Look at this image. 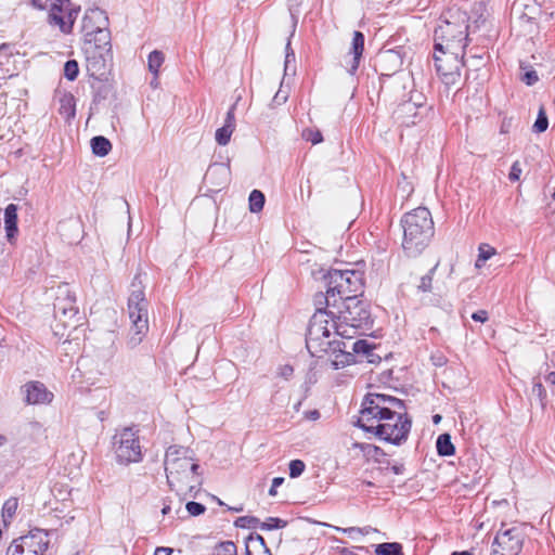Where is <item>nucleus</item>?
<instances>
[{
  "instance_id": "obj_62",
  "label": "nucleus",
  "mask_w": 555,
  "mask_h": 555,
  "mask_svg": "<svg viewBox=\"0 0 555 555\" xmlns=\"http://www.w3.org/2000/svg\"><path fill=\"white\" fill-rule=\"evenodd\" d=\"M354 447H359L361 448V450L365 451L366 449H371L373 448V446L371 444H363V443H356ZM375 450H378L377 447H374Z\"/></svg>"
},
{
  "instance_id": "obj_4",
  "label": "nucleus",
  "mask_w": 555,
  "mask_h": 555,
  "mask_svg": "<svg viewBox=\"0 0 555 555\" xmlns=\"http://www.w3.org/2000/svg\"><path fill=\"white\" fill-rule=\"evenodd\" d=\"M403 230L402 248L408 257L420 256L435 234L434 220L426 207L406 212L401 219Z\"/></svg>"
},
{
  "instance_id": "obj_53",
  "label": "nucleus",
  "mask_w": 555,
  "mask_h": 555,
  "mask_svg": "<svg viewBox=\"0 0 555 555\" xmlns=\"http://www.w3.org/2000/svg\"><path fill=\"white\" fill-rule=\"evenodd\" d=\"M511 126H512V120L508 119V118H504L502 120V124H501V127H500V132L501 133H508L509 129H511Z\"/></svg>"
},
{
  "instance_id": "obj_8",
  "label": "nucleus",
  "mask_w": 555,
  "mask_h": 555,
  "mask_svg": "<svg viewBox=\"0 0 555 555\" xmlns=\"http://www.w3.org/2000/svg\"><path fill=\"white\" fill-rule=\"evenodd\" d=\"M112 444L116 461L120 465L139 463L143 459L139 429L134 426L116 430Z\"/></svg>"
},
{
  "instance_id": "obj_34",
  "label": "nucleus",
  "mask_w": 555,
  "mask_h": 555,
  "mask_svg": "<svg viewBox=\"0 0 555 555\" xmlns=\"http://www.w3.org/2000/svg\"><path fill=\"white\" fill-rule=\"evenodd\" d=\"M375 552L378 555H403L402 547L399 543L378 544Z\"/></svg>"
},
{
  "instance_id": "obj_26",
  "label": "nucleus",
  "mask_w": 555,
  "mask_h": 555,
  "mask_svg": "<svg viewBox=\"0 0 555 555\" xmlns=\"http://www.w3.org/2000/svg\"><path fill=\"white\" fill-rule=\"evenodd\" d=\"M247 555H271L269 548L266 545L264 539L257 534L256 537L250 535L246 544Z\"/></svg>"
},
{
  "instance_id": "obj_10",
  "label": "nucleus",
  "mask_w": 555,
  "mask_h": 555,
  "mask_svg": "<svg viewBox=\"0 0 555 555\" xmlns=\"http://www.w3.org/2000/svg\"><path fill=\"white\" fill-rule=\"evenodd\" d=\"M465 51L459 49L435 50L434 62L436 72L446 86H454L461 79V68Z\"/></svg>"
},
{
  "instance_id": "obj_35",
  "label": "nucleus",
  "mask_w": 555,
  "mask_h": 555,
  "mask_svg": "<svg viewBox=\"0 0 555 555\" xmlns=\"http://www.w3.org/2000/svg\"><path fill=\"white\" fill-rule=\"evenodd\" d=\"M18 507V501L16 498H10L8 499L2 507V517L4 522L12 519L17 511Z\"/></svg>"
},
{
  "instance_id": "obj_2",
  "label": "nucleus",
  "mask_w": 555,
  "mask_h": 555,
  "mask_svg": "<svg viewBox=\"0 0 555 555\" xmlns=\"http://www.w3.org/2000/svg\"><path fill=\"white\" fill-rule=\"evenodd\" d=\"M199 465L184 447L170 446L165 455L167 482L182 498L194 496L202 486Z\"/></svg>"
},
{
  "instance_id": "obj_64",
  "label": "nucleus",
  "mask_w": 555,
  "mask_h": 555,
  "mask_svg": "<svg viewBox=\"0 0 555 555\" xmlns=\"http://www.w3.org/2000/svg\"><path fill=\"white\" fill-rule=\"evenodd\" d=\"M451 555H472V553L468 551H463V552H453Z\"/></svg>"
},
{
  "instance_id": "obj_39",
  "label": "nucleus",
  "mask_w": 555,
  "mask_h": 555,
  "mask_svg": "<svg viewBox=\"0 0 555 555\" xmlns=\"http://www.w3.org/2000/svg\"><path fill=\"white\" fill-rule=\"evenodd\" d=\"M302 139L311 142L313 145L319 144L323 141V135L319 129L306 128L301 133Z\"/></svg>"
},
{
  "instance_id": "obj_19",
  "label": "nucleus",
  "mask_w": 555,
  "mask_h": 555,
  "mask_svg": "<svg viewBox=\"0 0 555 555\" xmlns=\"http://www.w3.org/2000/svg\"><path fill=\"white\" fill-rule=\"evenodd\" d=\"M346 347L347 346L345 343L337 340L336 344L330 349V352L334 354V359L331 362L333 369L338 370L356 362L354 354L345 350Z\"/></svg>"
},
{
  "instance_id": "obj_20",
  "label": "nucleus",
  "mask_w": 555,
  "mask_h": 555,
  "mask_svg": "<svg viewBox=\"0 0 555 555\" xmlns=\"http://www.w3.org/2000/svg\"><path fill=\"white\" fill-rule=\"evenodd\" d=\"M228 167L222 164H214L208 168L205 175V180L215 184L217 189H221L228 183Z\"/></svg>"
},
{
  "instance_id": "obj_42",
  "label": "nucleus",
  "mask_w": 555,
  "mask_h": 555,
  "mask_svg": "<svg viewBox=\"0 0 555 555\" xmlns=\"http://www.w3.org/2000/svg\"><path fill=\"white\" fill-rule=\"evenodd\" d=\"M306 468V464L301 460H293L289 463V477L297 478L299 477Z\"/></svg>"
},
{
  "instance_id": "obj_31",
  "label": "nucleus",
  "mask_w": 555,
  "mask_h": 555,
  "mask_svg": "<svg viewBox=\"0 0 555 555\" xmlns=\"http://www.w3.org/2000/svg\"><path fill=\"white\" fill-rule=\"evenodd\" d=\"M362 330L361 327H353L349 324L343 323L341 321H336L335 323V332L334 336H340L343 338L351 339L357 335L358 331Z\"/></svg>"
},
{
  "instance_id": "obj_59",
  "label": "nucleus",
  "mask_w": 555,
  "mask_h": 555,
  "mask_svg": "<svg viewBox=\"0 0 555 555\" xmlns=\"http://www.w3.org/2000/svg\"><path fill=\"white\" fill-rule=\"evenodd\" d=\"M281 374L287 378L288 376H291L293 374V367L289 366V365H285L283 369H282V372Z\"/></svg>"
},
{
  "instance_id": "obj_48",
  "label": "nucleus",
  "mask_w": 555,
  "mask_h": 555,
  "mask_svg": "<svg viewBox=\"0 0 555 555\" xmlns=\"http://www.w3.org/2000/svg\"><path fill=\"white\" fill-rule=\"evenodd\" d=\"M431 282H433V279L430 275L427 274V275L422 276L421 282L418 284V289H421L423 292L430 291Z\"/></svg>"
},
{
  "instance_id": "obj_14",
  "label": "nucleus",
  "mask_w": 555,
  "mask_h": 555,
  "mask_svg": "<svg viewBox=\"0 0 555 555\" xmlns=\"http://www.w3.org/2000/svg\"><path fill=\"white\" fill-rule=\"evenodd\" d=\"M53 307L55 319H57L65 327L69 325L74 327L76 326L72 321L78 314V307L76 306L75 295L67 286L59 287Z\"/></svg>"
},
{
  "instance_id": "obj_60",
  "label": "nucleus",
  "mask_w": 555,
  "mask_h": 555,
  "mask_svg": "<svg viewBox=\"0 0 555 555\" xmlns=\"http://www.w3.org/2000/svg\"><path fill=\"white\" fill-rule=\"evenodd\" d=\"M283 482H284V478H283V477H275V478H273V480H272V486H273V488H278V487H280Z\"/></svg>"
},
{
  "instance_id": "obj_40",
  "label": "nucleus",
  "mask_w": 555,
  "mask_h": 555,
  "mask_svg": "<svg viewBox=\"0 0 555 555\" xmlns=\"http://www.w3.org/2000/svg\"><path fill=\"white\" fill-rule=\"evenodd\" d=\"M78 74H79V66H78L77 61H75V60L67 61L64 65L65 78H67L69 81H74L78 77Z\"/></svg>"
},
{
  "instance_id": "obj_41",
  "label": "nucleus",
  "mask_w": 555,
  "mask_h": 555,
  "mask_svg": "<svg viewBox=\"0 0 555 555\" xmlns=\"http://www.w3.org/2000/svg\"><path fill=\"white\" fill-rule=\"evenodd\" d=\"M287 525V522L281 518L278 517H269L266 521L261 522L259 525V528L262 530H272V529H280L284 528Z\"/></svg>"
},
{
  "instance_id": "obj_17",
  "label": "nucleus",
  "mask_w": 555,
  "mask_h": 555,
  "mask_svg": "<svg viewBox=\"0 0 555 555\" xmlns=\"http://www.w3.org/2000/svg\"><path fill=\"white\" fill-rule=\"evenodd\" d=\"M27 404H48L53 400V393L41 382H28L22 387Z\"/></svg>"
},
{
  "instance_id": "obj_5",
  "label": "nucleus",
  "mask_w": 555,
  "mask_h": 555,
  "mask_svg": "<svg viewBox=\"0 0 555 555\" xmlns=\"http://www.w3.org/2000/svg\"><path fill=\"white\" fill-rule=\"evenodd\" d=\"M468 16L460 9H449L442 13L435 29V50H464L468 42Z\"/></svg>"
},
{
  "instance_id": "obj_22",
  "label": "nucleus",
  "mask_w": 555,
  "mask_h": 555,
  "mask_svg": "<svg viewBox=\"0 0 555 555\" xmlns=\"http://www.w3.org/2000/svg\"><path fill=\"white\" fill-rule=\"evenodd\" d=\"M70 5V0H50L47 7L49 10V23L59 26V20H63L67 8Z\"/></svg>"
},
{
  "instance_id": "obj_32",
  "label": "nucleus",
  "mask_w": 555,
  "mask_h": 555,
  "mask_svg": "<svg viewBox=\"0 0 555 555\" xmlns=\"http://www.w3.org/2000/svg\"><path fill=\"white\" fill-rule=\"evenodd\" d=\"M249 209L251 212H259L264 205V195L259 190H253L249 194Z\"/></svg>"
},
{
  "instance_id": "obj_33",
  "label": "nucleus",
  "mask_w": 555,
  "mask_h": 555,
  "mask_svg": "<svg viewBox=\"0 0 555 555\" xmlns=\"http://www.w3.org/2000/svg\"><path fill=\"white\" fill-rule=\"evenodd\" d=\"M211 555H237V547L232 541H224L217 544Z\"/></svg>"
},
{
  "instance_id": "obj_9",
  "label": "nucleus",
  "mask_w": 555,
  "mask_h": 555,
  "mask_svg": "<svg viewBox=\"0 0 555 555\" xmlns=\"http://www.w3.org/2000/svg\"><path fill=\"white\" fill-rule=\"evenodd\" d=\"M81 31L85 44H98L104 50H111L108 17L104 11L98 8L87 10L82 18Z\"/></svg>"
},
{
  "instance_id": "obj_16",
  "label": "nucleus",
  "mask_w": 555,
  "mask_h": 555,
  "mask_svg": "<svg viewBox=\"0 0 555 555\" xmlns=\"http://www.w3.org/2000/svg\"><path fill=\"white\" fill-rule=\"evenodd\" d=\"M430 111V106H426L421 102L406 101L397 107L395 116L398 121L409 127L418 124Z\"/></svg>"
},
{
  "instance_id": "obj_24",
  "label": "nucleus",
  "mask_w": 555,
  "mask_h": 555,
  "mask_svg": "<svg viewBox=\"0 0 555 555\" xmlns=\"http://www.w3.org/2000/svg\"><path fill=\"white\" fill-rule=\"evenodd\" d=\"M59 102V114L64 117L66 121H70L76 115V102L74 95L65 93L60 98Z\"/></svg>"
},
{
  "instance_id": "obj_27",
  "label": "nucleus",
  "mask_w": 555,
  "mask_h": 555,
  "mask_svg": "<svg viewBox=\"0 0 555 555\" xmlns=\"http://www.w3.org/2000/svg\"><path fill=\"white\" fill-rule=\"evenodd\" d=\"M92 153L96 156L104 157L112 150V143L108 139L98 135L91 139Z\"/></svg>"
},
{
  "instance_id": "obj_30",
  "label": "nucleus",
  "mask_w": 555,
  "mask_h": 555,
  "mask_svg": "<svg viewBox=\"0 0 555 555\" xmlns=\"http://www.w3.org/2000/svg\"><path fill=\"white\" fill-rule=\"evenodd\" d=\"M164 61L165 55L162 51L154 50L150 53L147 65L150 72L155 76V78L158 76L159 68L163 65Z\"/></svg>"
},
{
  "instance_id": "obj_50",
  "label": "nucleus",
  "mask_w": 555,
  "mask_h": 555,
  "mask_svg": "<svg viewBox=\"0 0 555 555\" xmlns=\"http://www.w3.org/2000/svg\"><path fill=\"white\" fill-rule=\"evenodd\" d=\"M286 55H285V70H287V67H288V64L291 61H295V53L293 51V49L291 48V37L288 38L287 40V43H286Z\"/></svg>"
},
{
  "instance_id": "obj_28",
  "label": "nucleus",
  "mask_w": 555,
  "mask_h": 555,
  "mask_svg": "<svg viewBox=\"0 0 555 555\" xmlns=\"http://www.w3.org/2000/svg\"><path fill=\"white\" fill-rule=\"evenodd\" d=\"M437 452L441 456H451L455 452L454 444L451 441L449 434H441L437 438L436 442Z\"/></svg>"
},
{
  "instance_id": "obj_56",
  "label": "nucleus",
  "mask_w": 555,
  "mask_h": 555,
  "mask_svg": "<svg viewBox=\"0 0 555 555\" xmlns=\"http://www.w3.org/2000/svg\"><path fill=\"white\" fill-rule=\"evenodd\" d=\"M33 5L38 9H47L50 0H30Z\"/></svg>"
},
{
  "instance_id": "obj_12",
  "label": "nucleus",
  "mask_w": 555,
  "mask_h": 555,
  "mask_svg": "<svg viewBox=\"0 0 555 555\" xmlns=\"http://www.w3.org/2000/svg\"><path fill=\"white\" fill-rule=\"evenodd\" d=\"M48 533L42 529H33L26 535L15 539L7 555H43L49 545Z\"/></svg>"
},
{
  "instance_id": "obj_25",
  "label": "nucleus",
  "mask_w": 555,
  "mask_h": 555,
  "mask_svg": "<svg viewBox=\"0 0 555 555\" xmlns=\"http://www.w3.org/2000/svg\"><path fill=\"white\" fill-rule=\"evenodd\" d=\"M80 12L79 5H70L67 8L63 20H59V27L62 33L70 34L75 24V21Z\"/></svg>"
},
{
  "instance_id": "obj_58",
  "label": "nucleus",
  "mask_w": 555,
  "mask_h": 555,
  "mask_svg": "<svg viewBox=\"0 0 555 555\" xmlns=\"http://www.w3.org/2000/svg\"><path fill=\"white\" fill-rule=\"evenodd\" d=\"M391 472L396 475H401L404 472V466L402 464H396L390 467Z\"/></svg>"
},
{
  "instance_id": "obj_49",
  "label": "nucleus",
  "mask_w": 555,
  "mask_h": 555,
  "mask_svg": "<svg viewBox=\"0 0 555 555\" xmlns=\"http://www.w3.org/2000/svg\"><path fill=\"white\" fill-rule=\"evenodd\" d=\"M235 105H232L230 109L227 113L224 125L223 126H230L231 128L235 129V116H234Z\"/></svg>"
},
{
  "instance_id": "obj_38",
  "label": "nucleus",
  "mask_w": 555,
  "mask_h": 555,
  "mask_svg": "<svg viewBox=\"0 0 555 555\" xmlns=\"http://www.w3.org/2000/svg\"><path fill=\"white\" fill-rule=\"evenodd\" d=\"M234 525L237 528L256 529L259 527L260 520L254 516H242L234 521Z\"/></svg>"
},
{
  "instance_id": "obj_1",
  "label": "nucleus",
  "mask_w": 555,
  "mask_h": 555,
  "mask_svg": "<svg viewBox=\"0 0 555 555\" xmlns=\"http://www.w3.org/2000/svg\"><path fill=\"white\" fill-rule=\"evenodd\" d=\"M357 425L380 440L399 446L408 439L412 423L402 400L370 392L362 401Z\"/></svg>"
},
{
  "instance_id": "obj_21",
  "label": "nucleus",
  "mask_w": 555,
  "mask_h": 555,
  "mask_svg": "<svg viewBox=\"0 0 555 555\" xmlns=\"http://www.w3.org/2000/svg\"><path fill=\"white\" fill-rule=\"evenodd\" d=\"M378 63L383 69L396 73L402 67L403 59L399 51L386 50L378 55Z\"/></svg>"
},
{
  "instance_id": "obj_15",
  "label": "nucleus",
  "mask_w": 555,
  "mask_h": 555,
  "mask_svg": "<svg viewBox=\"0 0 555 555\" xmlns=\"http://www.w3.org/2000/svg\"><path fill=\"white\" fill-rule=\"evenodd\" d=\"M111 50H104L98 44H85L86 66L89 75L101 79L107 72V59Z\"/></svg>"
},
{
  "instance_id": "obj_63",
  "label": "nucleus",
  "mask_w": 555,
  "mask_h": 555,
  "mask_svg": "<svg viewBox=\"0 0 555 555\" xmlns=\"http://www.w3.org/2000/svg\"><path fill=\"white\" fill-rule=\"evenodd\" d=\"M276 489L278 488H273V486L271 485V488L269 489V495L271 496H275L276 495Z\"/></svg>"
},
{
  "instance_id": "obj_13",
  "label": "nucleus",
  "mask_w": 555,
  "mask_h": 555,
  "mask_svg": "<svg viewBox=\"0 0 555 555\" xmlns=\"http://www.w3.org/2000/svg\"><path fill=\"white\" fill-rule=\"evenodd\" d=\"M525 534L522 529L503 527L496 532L493 544L492 555H518L522 548Z\"/></svg>"
},
{
  "instance_id": "obj_57",
  "label": "nucleus",
  "mask_w": 555,
  "mask_h": 555,
  "mask_svg": "<svg viewBox=\"0 0 555 555\" xmlns=\"http://www.w3.org/2000/svg\"><path fill=\"white\" fill-rule=\"evenodd\" d=\"M533 391H534V392H538V395H539L540 397L545 396V389H544V387H543V385H542L541 383H535V384L533 385Z\"/></svg>"
},
{
  "instance_id": "obj_44",
  "label": "nucleus",
  "mask_w": 555,
  "mask_h": 555,
  "mask_svg": "<svg viewBox=\"0 0 555 555\" xmlns=\"http://www.w3.org/2000/svg\"><path fill=\"white\" fill-rule=\"evenodd\" d=\"M185 507L192 516H199L206 511V507L203 504L194 501L188 502Z\"/></svg>"
},
{
  "instance_id": "obj_61",
  "label": "nucleus",
  "mask_w": 555,
  "mask_h": 555,
  "mask_svg": "<svg viewBox=\"0 0 555 555\" xmlns=\"http://www.w3.org/2000/svg\"><path fill=\"white\" fill-rule=\"evenodd\" d=\"M545 380L552 385H555V371L554 372H551L548 373L546 376H545Z\"/></svg>"
},
{
  "instance_id": "obj_3",
  "label": "nucleus",
  "mask_w": 555,
  "mask_h": 555,
  "mask_svg": "<svg viewBox=\"0 0 555 555\" xmlns=\"http://www.w3.org/2000/svg\"><path fill=\"white\" fill-rule=\"evenodd\" d=\"M326 292L314 295L315 307L339 308L345 300L363 293V273L357 270L332 269L324 275Z\"/></svg>"
},
{
  "instance_id": "obj_36",
  "label": "nucleus",
  "mask_w": 555,
  "mask_h": 555,
  "mask_svg": "<svg viewBox=\"0 0 555 555\" xmlns=\"http://www.w3.org/2000/svg\"><path fill=\"white\" fill-rule=\"evenodd\" d=\"M478 250L479 254L475 266L476 268H481L495 254V249L488 244H481Z\"/></svg>"
},
{
  "instance_id": "obj_54",
  "label": "nucleus",
  "mask_w": 555,
  "mask_h": 555,
  "mask_svg": "<svg viewBox=\"0 0 555 555\" xmlns=\"http://www.w3.org/2000/svg\"><path fill=\"white\" fill-rule=\"evenodd\" d=\"M305 417L310 421H317L320 418V412L318 410H311L305 413Z\"/></svg>"
},
{
  "instance_id": "obj_6",
  "label": "nucleus",
  "mask_w": 555,
  "mask_h": 555,
  "mask_svg": "<svg viewBox=\"0 0 555 555\" xmlns=\"http://www.w3.org/2000/svg\"><path fill=\"white\" fill-rule=\"evenodd\" d=\"M330 307H315V312L310 319L307 335L306 347L312 357L321 358L328 353L330 349L337 340H331L335 332L336 312Z\"/></svg>"
},
{
  "instance_id": "obj_51",
  "label": "nucleus",
  "mask_w": 555,
  "mask_h": 555,
  "mask_svg": "<svg viewBox=\"0 0 555 555\" xmlns=\"http://www.w3.org/2000/svg\"><path fill=\"white\" fill-rule=\"evenodd\" d=\"M472 319L476 322L485 323L488 321V312L486 310H478L472 314Z\"/></svg>"
},
{
  "instance_id": "obj_45",
  "label": "nucleus",
  "mask_w": 555,
  "mask_h": 555,
  "mask_svg": "<svg viewBox=\"0 0 555 555\" xmlns=\"http://www.w3.org/2000/svg\"><path fill=\"white\" fill-rule=\"evenodd\" d=\"M521 167H520V164L519 162H515L512 167H511V171L508 173V179L512 181V182H516L519 180L520 178V175H521Z\"/></svg>"
},
{
  "instance_id": "obj_7",
  "label": "nucleus",
  "mask_w": 555,
  "mask_h": 555,
  "mask_svg": "<svg viewBox=\"0 0 555 555\" xmlns=\"http://www.w3.org/2000/svg\"><path fill=\"white\" fill-rule=\"evenodd\" d=\"M128 312L132 322L128 345L137 347L149 332V301L145 298L144 288L139 275L131 283L128 298Z\"/></svg>"
},
{
  "instance_id": "obj_23",
  "label": "nucleus",
  "mask_w": 555,
  "mask_h": 555,
  "mask_svg": "<svg viewBox=\"0 0 555 555\" xmlns=\"http://www.w3.org/2000/svg\"><path fill=\"white\" fill-rule=\"evenodd\" d=\"M4 228L7 237L12 241L17 233V206L9 204L4 209Z\"/></svg>"
},
{
  "instance_id": "obj_47",
  "label": "nucleus",
  "mask_w": 555,
  "mask_h": 555,
  "mask_svg": "<svg viewBox=\"0 0 555 555\" xmlns=\"http://www.w3.org/2000/svg\"><path fill=\"white\" fill-rule=\"evenodd\" d=\"M287 99H288V94H287V92H285V91H283V90H281V89H280V90L275 93V95L273 96L272 102H273V104H275V105H282V104H284V103L287 101Z\"/></svg>"
},
{
  "instance_id": "obj_11",
  "label": "nucleus",
  "mask_w": 555,
  "mask_h": 555,
  "mask_svg": "<svg viewBox=\"0 0 555 555\" xmlns=\"http://www.w3.org/2000/svg\"><path fill=\"white\" fill-rule=\"evenodd\" d=\"M335 309L337 320L343 323L363 330H369L372 325L373 321L369 306L366 302L358 300V297L343 301L339 308Z\"/></svg>"
},
{
  "instance_id": "obj_46",
  "label": "nucleus",
  "mask_w": 555,
  "mask_h": 555,
  "mask_svg": "<svg viewBox=\"0 0 555 555\" xmlns=\"http://www.w3.org/2000/svg\"><path fill=\"white\" fill-rule=\"evenodd\" d=\"M521 80L526 85L532 86V85H534L539 80V77H538V74H537L535 70H529V72L525 73V75L522 76Z\"/></svg>"
},
{
  "instance_id": "obj_37",
  "label": "nucleus",
  "mask_w": 555,
  "mask_h": 555,
  "mask_svg": "<svg viewBox=\"0 0 555 555\" xmlns=\"http://www.w3.org/2000/svg\"><path fill=\"white\" fill-rule=\"evenodd\" d=\"M234 131V128L230 126H222L216 131V141L219 145H227L230 142L231 135Z\"/></svg>"
},
{
  "instance_id": "obj_29",
  "label": "nucleus",
  "mask_w": 555,
  "mask_h": 555,
  "mask_svg": "<svg viewBox=\"0 0 555 555\" xmlns=\"http://www.w3.org/2000/svg\"><path fill=\"white\" fill-rule=\"evenodd\" d=\"M352 353L353 354H361L367 359L369 362H373L374 357V346L369 344L366 340L360 339L352 344Z\"/></svg>"
},
{
  "instance_id": "obj_55",
  "label": "nucleus",
  "mask_w": 555,
  "mask_h": 555,
  "mask_svg": "<svg viewBox=\"0 0 555 555\" xmlns=\"http://www.w3.org/2000/svg\"><path fill=\"white\" fill-rule=\"evenodd\" d=\"M173 552L170 547L159 546L155 550L154 555H170Z\"/></svg>"
},
{
  "instance_id": "obj_52",
  "label": "nucleus",
  "mask_w": 555,
  "mask_h": 555,
  "mask_svg": "<svg viewBox=\"0 0 555 555\" xmlns=\"http://www.w3.org/2000/svg\"><path fill=\"white\" fill-rule=\"evenodd\" d=\"M337 530H340V528H337ZM341 531L345 533H348V534H354V533L366 534V533H369L367 528H358V527L344 528V529H341Z\"/></svg>"
},
{
  "instance_id": "obj_43",
  "label": "nucleus",
  "mask_w": 555,
  "mask_h": 555,
  "mask_svg": "<svg viewBox=\"0 0 555 555\" xmlns=\"http://www.w3.org/2000/svg\"><path fill=\"white\" fill-rule=\"evenodd\" d=\"M548 127V119L543 109H541L538 114L537 120L533 125L534 131L541 133L544 132Z\"/></svg>"
},
{
  "instance_id": "obj_18",
  "label": "nucleus",
  "mask_w": 555,
  "mask_h": 555,
  "mask_svg": "<svg viewBox=\"0 0 555 555\" xmlns=\"http://www.w3.org/2000/svg\"><path fill=\"white\" fill-rule=\"evenodd\" d=\"M363 51H364V35L361 31L356 30L353 33L351 48L349 51V53L352 55V59L347 67L348 73H350L351 75H353L357 72V69L360 65V60L362 57Z\"/></svg>"
}]
</instances>
